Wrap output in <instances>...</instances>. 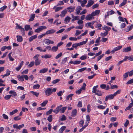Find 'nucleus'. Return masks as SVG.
<instances>
[{"instance_id":"f3484780","label":"nucleus","mask_w":133,"mask_h":133,"mask_svg":"<svg viewBox=\"0 0 133 133\" xmlns=\"http://www.w3.org/2000/svg\"><path fill=\"white\" fill-rule=\"evenodd\" d=\"M102 28L103 30H105V31H107L108 32V31L111 29V28L110 27L107 26L106 25H104Z\"/></svg>"},{"instance_id":"a878e982","label":"nucleus","mask_w":133,"mask_h":133,"mask_svg":"<svg viewBox=\"0 0 133 133\" xmlns=\"http://www.w3.org/2000/svg\"><path fill=\"white\" fill-rule=\"evenodd\" d=\"M9 93L12 94L13 97L14 96V97H15L17 95L16 93L15 92L12 90L10 91L9 92Z\"/></svg>"},{"instance_id":"09e8293b","label":"nucleus","mask_w":133,"mask_h":133,"mask_svg":"<svg viewBox=\"0 0 133 133\" xmlns=\"http://www.w3.org/2000/svg\"><path fill=\"white\" fill-rule=\"evenodd\" d=\"M87 58V56L85 55L82 56L80 58V59L81 60H84L85 59Z\"/></svg>"},{"instance_id":"c85d7f7f","label":"nucleus","mask_w":133,"mask_h":133,"mask_svg":"<svg viewBox=\"0 0 133 133\" xmlns=\"http://www.w3.org/2000/svg\"><path fill=\"white\" fill-rule=\"evenodd\" d=\"M128 72H127L124 73L123 75V79L124 80H125L127 79V78L128 77Z\"/></svg>"},{"instance_id":"20e7f679","label":"nucleus","mask_w":133,"mask_h":133,"mask_svg":"<svg viewBox=\"0 0 133 133\" xmlns=\"http://www.w3.org/2000/svg\"><path fill=\"white\" fill-rule=\"evenodd\" d=\"M122 48V46H118L117 47L115 48L114 49L112 50L111 52L112 53H114V52L118 50H120Z\"/></svg>"},{"instance_id":"2eb2a0df","label":"nucleus","mask_w":133,"mask_h":133,"mask_svg":"<svg viewBox=\"0 0 133 133\" xmlns=\"http://www.w3.org/2000/svg\"><path fill=\"white\" fill-rule=\"evenodd\" d=\"M131 50V47H128L123 48V51L125 52H127L130 51Z\"/></svg>"},{"instance_id":"f704fd0d","label":"nucleus","mask_w":133,"mask_h":133,"mask_svg":"<svg viewBox=\"0 0 133 133\" xmlns=\"http://www.w3.org/2000/svg\"><path fill=\"white\" fill-rule=\"evenodd\" d=\"M52 115H50L48 117L47 120L49 122H52Z\"/></svg>"},{"instance_id":"6ab92c4d","label":"nucleus","mask_w":133,"mask_h":133,"mask_svg":"<svg viewBox=\"0 0 133 133\" xmlns=\"http://www.w3.org/2000/svg\"><path fill=\"white\" fill-rule=\"evenodd\" d=\"M77 112V111L76 109L73 110L71 112V116L73 117L75 116L76 115Z\"/></svg>"},{"instance_id":"5fc2aeb1","label":"nucleus","mask_w":133,"mask_h":133,"mask_svg":"<svg viewBox=\"0 0 133 133\" xmlns=\"http://www.w3.org/2000/svg\"><path fill=\"white\" fill-rule=\"evenodd\" d=\"M104 54H103L99 56L97 58V60L99 61L102 58L104 55Z\"/></svg>"},{"instance_id":"0eeeda50","label":"nucleus","mask_w":133,"mask_h":133,"mask_svg":"<svg viewBox=\"0 0 133 133\" xmlns=\"http://www.w3.org/2000/svg\"><path fill=\"white\" fill-rule=\"evenodd\" d=\"M93 17L92 15V14H89L88 15H87L85 19L87 20H91L92 18L94 19V18Z\"/></svg>"},{"instance_id":"603ef678","label":"nucleus","mask_w":133,"mask_h":133,"mask_svg":"<svg viewBox=\"0 0 133 133\" xmlns=\"http://www.w3.org/2000/svg\"><path fill=\"white\" fill-rule=\"evenodd\" d=\"M53 111V109H51L49 110L48 111L46 112V115H49Z\"/></svg>"},{"instance_id":"052dcab7","label":"nucleus","mask_w":133,"mask_h":133,"mask_svg":"<svg viewBox=\"0 0 133 133\" xmlns=\"http://www.w3.org/2000/svg\"><path fill=\"white\" fill-rule=\"evenodd\" d=\"M12 95H8L4 97V98L6 100H8L11 97Z\"/></svg>"},{"instance_id":"4c0bfd02","label":"nucleus","mask_w":133,"mask_h":133,"mask_svg":"<svg viewBox=\"0 0 133 133\" xmlns=\"http://www.w3.org/2000/svg\"><path fill=\"white\" fill-rule=\"evenodd\" d=\"M86 123H88L90 120V118L89 115H87L86 117Z\"/></svg>"},{"instance_id":"13d9d810","label":"nucleus","mask_w":133,"mask_h":133,"mask_svg":"<svg viewBox=\"0 0 133 133\" xmlns=\"http://www.w3.org/2000/svg\"><path fill=\"white\" fill-rule=\"evenodd\" d=\"M66 119L65 116L63 115L62 116V117L60 118V120L61 121H63L65 120Z\"/></svg>"},{"instance_id":"72a5a7b5","label":"nucleus","mask_w":133,"mask_h":133,"mask_svg":"<svg viewBox=\"0 0 133 133\" xmlns=\"http://www.w3.org/2000/svg\"><path fill=\"white\" fill-rule=\"evenodd\" d=\"M48 102V101L47 100H45L41 104V105L42 107H44L47 103Z\"/></svg>"},{"instance_id":"f03ea898","label":"nucleus","mask_w":133,"mask_h":133,"mask_svg":"<svg viewBox=\"0 0 133 133\" xmlns=\"http://www.w3.org/2000/svg\"><path fill=\"white\" fill-rule=\"evenodd\" d=\"M98 87V85L94 86L92 89V92L98 96H101L102 95L103 93L101 91L97 89Z\"/></svg>"},{"instance_id":"338daca9","label":"nucleus","mask_w":133,"mask_h":133,"mask_svg":"<svg viewBox=\"0 0 133 133\" xmlns=\"http://www.w3.org/2000/svg\"><path fill=\"white\" fill-rule=\"evenodd\" d=\"M21 118L19 117V116H17L16 117H15L14 119L15 121H18L21 119Z\"/></svg>"},{"instance_id":"49530a36","label":"nucleus","mask_w":133,"mask_h":133,"mask_svg":"<svg viewBox=\"0 0 133 133\" xmlns=\"http://www.w3.org/2000/svg\"><path fill=\"white\" fill-rule=\"evenodd\" d=\"M133 83V79H131L129 80L126 83L127 85L131 84Z\"/></svg>"},{"instance_id":"de8ad7c7","label":"nucleus","mask_w":133,"mask_h":133,"mask_svg":"<svg viewBox=\"0 0 133 133\" xmlns=\"http://www.w3.org/2000/svg\"><path fill=\"white\" fill-rule=\"evenodd\" d=\"M63 8V7L59 6L56 8L55 10V11L57 12L60 10H62Z\"/></svg>"},{"instance_id":"ddd939ff","label":"nucleus","mask_w":133,"mask_h":133,"mask_svg":"<svg viewBox=\"0 0 133 133\" xmlns=\"http://www.w3.org/2000/svg\"><path fill=\"white\" fill-rule=\"evenodd\" d=\"M67 10L66 9H65L62 11L61 13L60 16L62 17H64L65 15L67 13Z\"/></svg>"},{"instance_id":"9b49d317","label":"nucleus","mask_w":133,"mask_h":133,"mask_svg":"<svg viewBox=\"0 0 133 133\" xmlns=\"http://www.w3.org/2000/svg\"><path fill=\"white\" fill-rule=\"evenodd\" d=\"M82 10V8L81 6H77L76 9V12H75L76 14L77 15L79 14V13L80 12V11Z\"/></svg>"},{"instance_id":"a211bd4d","label":"nucleus","mask_w":133,"mask_h":133,"mask_svg":"<svg viewBox=\"0 0 133 133\" xmlns=\"http://www.w3.org/2000/svg\"><path fill=\"white\" fill-rule=\"evenodd\" d=\"M133 27V25L132 24H131L130 26H128L127 28L125 29V31L127 32H128L131 29H132Z\"/></svg>"},{"instance_id":"f257e3e1","label":"nucleus","mask_w":133,"mask_h":133,"mask_svg":"<svg viewBox=\"0 0 133 133\" xmlns=\"http://www.w3.org/2000/svg\"><path fill=\"white\" fill-rule=\"evenodd\" d=\"M56 89V88H54L53 89L50 88L46 89L45 90L46 96H48L50 95L52 92H55Z\"/></svg>"},{"instance_id":"473e14b6","label":"nucleus","mask_w":133,"mask_h":133,"mask_svg":"<svg viewBox=\"0 0 133 133\" xmlns=\"http://www.w3.org/2000/svg\"><path fill=\"white\" fill-rule=\"evenodd\" d=\"M66 107H63L62 108H61L60 110V112L62 113L64 112L65 110H66Z\"/></svg>"},{"instance_id":"a18cd8bd","label":"nucleus","mask_w":133,"mask_h":133,"mask_svg":"<svg viewBox=\"0 0 133 133\" xmlns=\"http://www.w3.org/2000/svg\"><path fill=\"white\" fill-rule=\"evenodd\" d=\"M58 49V47L57 46H54L52 49L51 50L54 51H56Z\"/></svg>"},{"instance_id":"cd10ccee","label":"nucleus","mask_w":133,"mask_h":133,"mask_svg":"<svg viewBox=\"0 0 133 133\" xmlns=\"http://www.w3.org/2000/svg\"><path fill=\"white\" fill-rule=\"evenodd\" d=\"M35 16V14H31L30 18L29 20V21L30 22L33 21L34 19Z\"/></svg>"},{"instance_id":"2f4dec72","label":"nucleus","mask_w":133,"mask_h":133,"mask_svg":"<svg viewBox=\"0 0 133 133\" xmlns=\"http://www.w3.org/2000/svg\"><path fill=\"white\" fill-rule=\"evenodd\" d=\"M115 12L112 10H111L110 11L108 12H107V16H108L109 15H112L114 14Z\"/></svg>"},{"instance_id":"58836bf2","label":"nucleus","mask_w":133,"mask_h":133,"mask_svg":"<svg viewBox=\"0 0 133 133\" xmlns=\"http://www.w3.org/2000/svg\"><path fill=\"white\" fill-rule=\"evenodd\" d=\"M81 33V31L79 30H77L76 31V33L75 35V36H76L78 35H79Z\"/></svg>"},{"instance_id":"6e6552de","label":"nucleus","mask_w":133,"mask_h":133,"mask_svg":"<svg viewBox=\"0 0 133 133\" xmlns=\"http://www.w3.org/2000/svg\"><path fill=\"white\" fill-rule=\"evenodd\" d=\"M115 96L114 95V94L109 95L106 96L105 100V101H107L109 99H113Z\"/></svg>"},{"instance_id":"aec40b11","label":"nucleus","mask_w":133,"mask_h":133,"mask_svg":"<svg viewBox=\"0 0 133 133\" xmlns=\"http://www.w3.org/2000/svg\"><path fill=\"white\" fill-rule=\"evenodd\" d=\"M17 38V41L21 42L23 41V38L22 36H21L17 35L16 36Z\"/></svg>"},{"instance_id":"9d476101","label":"nucleus","mask_w":133,"mask_h":133,"mask_svg":"<svg viewBox=\"0 0 133 133\" xmlns=\"http://www.w3.org/2000/svg\"><path fill=\"white\" fill-rule=\"evenodd\" d=\"M62 106V105H61L58 106L53 111V112L56 114H57L59 111L60 108H61Z\"/></svg>"},{"instance_id":"c756f323","label":"nucleus","mask_w":133,"mask_h":133,"mask_svg":"<svg viewBox=\"0 0 133 133\" xmlns=\"http://www.w3.org/2000/svg\"><path fill=\"white\" fill-rule=\"evenodd\" d=\"M87 1L86 0H84L82 1L81 4V6L84 7L85 6V5L87 3Z\"/></svg>"},{"instance_id":"774afa93","label":"nucleus","mask_w":133,"mask_h":133,"mask_svg":"<svg viewBox=\"0 0 133 133\" xmlns=\"http://www.w3.org/2000/svg\"><path fill=\"white\" fill-rule=\"evenodd\" d=\"M128 73L129 75V76H131L132 75H133V70H132L130 71H128Z\"/></svg>"},{"instance_id":"37998d69","label":"nucleus","mask_w":133,"mask_h":133,"mask_svg":"<svg viewBox=\"0 0 133 133\" xmlns=\"http://www.w3.org/2000/svg\"><path fill=\"white\" fill-rule=\"evenodd\" d=\"M72 18H74V19L75 20H78L79 18V16H74L73 15H72Z\"/></svg>"},{"instance_id":"1a4fd4ad","label":"nucleus","mask_w":133,"mask_h":133,"mask_svg":"<svg viewBox=\"0 0 133 133\" xmlns=\"http://www.w3.org/2000/svg\"><path fill=\"white\" fill-rule=\"evenodd\" d=\"M94 3V1L92 0H90L88 2L87 4L86 5V7L87 8H89Z\"/></svg>"},{"instance_id":"ea45409f","label":"nucleus","mask_w":133,"mask_h":133,"mask_svg":"<svg viewBox=\"0 0 133 133\" xmlns=\"http://www.w3.org/2000/svg\"><path fill=\"white\" fill-rule=\"evenodd\" d=\"M108 34V32L107 31H105L104 33H101L100 34V35L102 37H105L107 36Z\"/></svg>"},{"instance_id":"bf43d9fd","label":"nucleus","mask_w":133,"mask_h":133,"mask_svg":"<svg viewBox=\"0 0 133 133\" xmlns=\"http://www.w3.org/2000/svg\"><path fill=\"white\" fill-rule=\"evenodd\" d=\"M67 58L65 57L63 59L61 62L62 64H64L67 60Z\"/></svg>"},{"instance_id":"7c9ffc66","label":"nucleus","mask_w":133,"mask_h":133,"mask_svg":"<svg viewBox=\"0 0 133 133\" xmlns=\"http://www.w3.org/2000/svg\"><path fill=\"white\" fill-rule=\"evenodd\" d=\"M127 2V0H123L122 3L119 5V7H121L124 5Z\"/></svg>"},{"instance_id":"3c124183","label":"nucleus","mask_w":133,"mask_h":133,"mask_svg":"<svg viewBox=\"0 0 133 133\" xmlns=\"http://www.w3.org/2000/svg\"><path fill=\"white\" fill-rule=\"evenodd\" d=\"M84 122L83 119H81L80 121L79 122V125L80 127H82L84 124Z\"/></svg>"},{"instance_id":"423d86ee","label":"nucleus","mask_w":133,"mask_h":133,"mask_svg":"<svg viewBox=\"0 0 133 133\" xmlns=\"http://www.w3.org/2000/svg\"><path fill=\"white\" fill-rule=\"evenodd\" d=\"M75 8V6H70L67 7L66 9L68 10V12L71 13L74 11Z\"/></svg>"},{"instance_id":"a19ab883","label":"nucleus","mask_w":133,"mask_h":133,"mask_svg":"<svg viewBox=\"0 0 133 133\" xmlns=\"http://www.w3.org/2000/svg\"><path fill=\"white\" fill-rule=\"evenodd\" d=\"M24 75L20 76L18 77V79L19 81H24Z\"/></svg>"},{"instance_id":"69168bd1","label":"nucleus","mask_w":133,"mask_h":133,"mask_svg":"<svg viewBox=\"0 0 133 133\" xmlns=\"http://www.w3.org/2000/svg\"><path fill=\"white\" fill-rule=\"evenodd\" d=\"M79 44H78V43H76L73 44L72 45V47L73 48H77L78 46H79Z\"/></svg>"},{"instance_id":"c9c22d12","label":"nucleus","mask_w":133,"mask_h":133,"mask_svg":"<svg viewBox=\"0 0 133 133\" xmlns=\"http://www.w3.org/2000/svg\"><path fill=\"white\" fill-rule=\"evenodd\" d=\"M40 85L38 84H37L34 85L33 87V88L34 89H38L40 87Z\"/></svg>"},{"instance_id":"8fccbe9b","label":"nucleus","mask_w":133,"mask_h":133,"mask_svg":"<svg viewBox=\"0 0 133 133\" xmlns=\"http://www.w3.org/2000/svg\"><path fill=\"white\" fill-rule=\"evenodd\" d=\"M34 65V62L33 61L31 62L30 64L28 65V68H30L33 66Z\"/></svg>"},{"instance_id":"c03bdc74","label":"nucleus","mask_w":133,"mask_h":133,"mask_svg":"<svg viewBox=\"0 0 133 133\" xmlns=\"http://www.w3.org/2000/svg\"><path fill=\"white\" fill-rule=\"evenodd\" d=\"M87 69L86 67L82 68L80 69H79L77 71L78 72H81L83 71L86 69Z\"/></svg>"},{"instance_id":"bb28decb","label":"nucleus","mask_w":133,"mask_h":133,"mask_svg":"<svg viewBox=\"0 0 133 133\" xmlns=\"http://www.w3.org/2000/svg\"><path fill=\"white\" fill-rule=\"evenodd\" d=\"M66 128V127L65 126L62 127L59 130V133H62Z\"/></svg>"},{"instance_id":"39448f33","label":"nucleus","mask_w":133,"mask_h":133,"mask_svg":"<svg viewBox=\"0 0 133 133\" xmlns=\"http://www.w3.org/2000/svg\"><path fill=\"white\" fill-rule=\"evenodd\" d=\"M44 42L47 45L52 44L54 43V42L53 41L50 40L48 39H46L44 40Z\"/></svg>"},{"instance_id":"6e6d98bb","label":"nucleus","mask_w":133,"mask_h":133,"mask_svg":"<svg viewBox=\"0 0 133 133\" xmlns=\"http://www.w3.org/2000/svg\"><path fill=\"white\" fill-rule=\"evenodd\" d=\"M7 8V6L4 5L2 7L0 8V11H3L5 9Z\"/></svg>"},{"instance_id":"7ed1b4c3","label":"nucleus","mask_w":133,"mask_h":133,"mask_svg":"<svg viewBox=\"0 0 133 133\" xmlns=\"http://www.w3.org/2000/svg\"><path fill=\"white\" fill-rule=\"evenodd\" d=\"M46 27L45 26H39L38 28L35 30V32H39L43 30L44 29H46Z\"/></svg>"},{"instance_id":"4d7b16f0","label":"nucleus","mask_w":133,"mask_h":133,"mask_svg":"<svg viewBox=\"0 0 133 133\" xmlns=\"http://www.w3.org/2000/svg\"><path fill=\"white\" fill-rule=\"evenodd\" d=\"M60 80L59 79H58L55 80H54L53 81L52 83L53 84H55L57 83V82L60 81Z\"/></svg>"},{"instance_id":"f8f14e48","label":"nucleus","mask_w":133,"mask_h":133,"mask_svg":"<svg viewBox=\"0 0 133 133\" xmlns=\"http://www.w3.org/2000/svg\"><path fill=\"white\" fill-rule=\"evenodd\" d=\"M56 31L54 29H52L48 30L46 31L45 34L46 35H48L51 34H52L54 33Z\"/></svg>"},{"instance_id":"412c9836","label":"nucleus","mask_w":133,"mask_h":133,"mask_svg":"<svg viewBox=\"0 0 133 133\" xmlns=\"http://www.w3.org/2000/svg\"><path fill=\"white\" fill-rule=\"evenodd\" d=\"M71 19V18L68 16H67L64 19V21L65 23L67 24L70 21Z\"/></svg>"},{"instance_id":"79ce46f5","label":"nucleus","mask_w":133,"mask_h":133,"mask_svg":"<svg viewBox=\"0 0 133 133\" xmlns=\"http://www.w3.org/2000/svg\"><path fill=\"white\" fill-rule=\"evenodd\" d=\"M87 12V10L85 9H84L79 14V15H81L86 14Z\"/></svg>"},{"instance_id":"4468645a","label":"nucleus","mask_w":133,"mask_h":133,"mask_svg":"<svg viewBox=\"0 0 133 133\" xmlns=\"http://www.w3.org/2000/svg\"><path fill=\"white\" fill-rule=\"evenodd\" d=\"M100 12V10H96L95 11L92 12L91 14L93 16H95L96 15H98Z\"/></svg>"},{"instance_id":"0e129e2a","label":"nucleus","mask_w":133,"mask_h":133,"mask_svg":"<svg viewBox=\"0 0 133 133\" xmlns=\"http://www.w3.org/2000/svg\"><path fill=\"white\" fill-rule=\"evenodd\" d=\"M30 25H26L25 26V29L26 31H28L30 28Z\"/></svg>"},{"instance_id":"680f3d73","label":"nucleus","mask_w":133,"mask_h":133,"mask_svg":"<svg viewBox=\"0 0 133 133\" xmlns=\"http://www.w3.org/2000/svg\"><path fill=\"white\" fill-rule=\"evenodd\" d=\"M97 108L99 109H104L106 107L102 105H99L97 106Z\"/></svg>"},{"instance_id":"e2e57ef3","label":"nucleus","mask_w":133,"mask_h":133,"mask_svg":"<svg viewBox=\"0 0 133 133\" xmlns=\"http://www.w3.org/2000/svg\"><path fill=\"white\" fill-rule=\"evenodd\" d=\"M121 90V89H119V90H118L116 92H115L114 94V95L115 96L117 94H119L120 93Z\"/></svg>"},{"instance_id":"dca6fc26","label":"nucleus","mask_w":133,"mask_h":133,"mask_svg":"<svg viewBox=\"0 0 133 133\" xmlns=\"http://www.w3.org/2000/svg\"><path fill=\"white\" fill-rule=\"evenodd\" d=\"M11 49V47L10 46H3L1 49V50L2 51H4L6 49H7L8 50H10Z\"/></svg>"},{"instance_id":"393cba45","label":"nucleus","mask_w":133,"mask_h":133,"mask_svg":"<svg viewBox=\"0 0 133 133\" xmlns=\"http://www.w3.org/2000/svg\"><path fill=\"white\" fill-rule=\"evenodd\" d=\"M41 62V61L38 59H36L35 61V65H39Z\"/></svg>"},{"instance_id":"5701e85b","label":"nucleus","mask_w":133,"mask_h":133,"mask_svg":"<svg viewBox=\"0 0 133 133\" xmlns=\"http://www.w3.org/2000/svg\"><path fill=\"white\" fill-rule=\"evenodd\" d=\"M37 35H35L34 36H32L29 38V41L30 42H31L34 39H35L37 38Z\"/></svg>"},{"instance_id":"b1692460","label":"nucleus","mask_w":133,"mask_h":133,"mask_svg":"<svg viewBox=\"0 0 133 133\" xmlns=\"http://www.w3.org/2000/svg\"><path fill=\"white\" fill-rule=\"evenodd\" d=\"M16 28L22 30V31L24 32L25 30L24 29L22 28V26L19 25L18 24H16Z\"/></svg>"},{"instance_id":"e433bc0d","label":"nucleus","mask_w":133,"mask_h":133,"mask_svg":"<svg viewBox=\"0 0 133 133\" xmlns=\"http://www.w3.org/2000/svg\"><path fill=\"white\" fill-rule=\"evenodd\" d=\"M30 92L36 97H38L39 95V93L33 91H31Z\"/></svg>"},{"instance_id":"4be33fe9","label":"nucleus","mask_w":133,"mask_h":133,"mask_svg":"<svg viewBox=\"0 0 133 133\" xmlns=\"http://www.w3.org/2000/svg\"><path fill=\"white\" fill-rule=\"evenodd\" d=\"M48 68H44L40 70L39 71V72L41 73H45L47 72L48 71Z\"/></svg>"},{"instance_id":"864d4df0","label":"nucleus","mask_w":133,"mask_h":133,"mask_svg":"<svg viewBox=\"0 0 133 133\" xmlns=\"http://www.w3.org/2000/svg\"><path fill=\"white\" fill-rule=\"evenodd\" d=\"M86 86V84L85 83H83V85L82 86V87L81 88V89L82 90H84L85 89V87Z\"/></svg>"}]
</instances>
